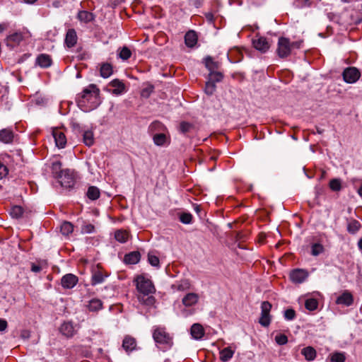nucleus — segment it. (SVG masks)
I'll use <instances>...</instances> for the list:
<instances>
[{
	"label": "nucleus",
	"mask_w": 362,
	"mask_h": 362,
	"mask_svg": "<svg viewBox=\"0 0 362 362\" xmlns=\"http://www.w3.org/2000/svg\"><path fill=\"white\" fill-rule=\"evenodd\" d=\"M301 354L308 361H313L316 357V351L311 346H307L302 349Z\"/></svg>",
	"instance_id": "7c9ffc66"
},
{
	"label": "nucleus",
	"mask_w": 362,
	"mask_h": 362,
	"mask_svg": "<svg viewBox=\"0 0 362 362\" xmlns=\"http://www.w3.org/2000/svg\"><path fill=\"white\" fill-rule=\"evenodd\" d=\"M8 174V169L6 166H5L1 161H0V179H2L4 177H5Z\"/></svg>",
	"instance_id": "6e6d98bb"
},
{
	"label": "nucleus",
	"mask_w": 362,
	"mask_h": 362,
	"mask_svg": "<svg viewBox=\"0 0 362 362\" xmlns=\"http://www.w3.org/2000/svg\"><path fill=\"white\" fill-rule=\"evenodd\" d=\"M361 228L360 223L356 220L351 221L347 226V230L351 234L356 233Z\"/></svg>",
	"instance_id": "f704fd0d"
},
{
	"label": "nucleus",
	"mask_w": 362,
	"mask_h": 362,
	"mask_svg": "<svg viewBox=\"0 0 362 362\" xmlns=\"http://www.w3.org/2000/svg\"><path fill=\"white\" fill-rule=\"evenodd\" d=\"M77 35L74 29H69L65 37V44L68 47H73L77 42Z\"/></svg>",
	"instance_id": "dca6fc26"
},
{
	"label": "nucleus",
	"mask_w": 362,
	"mask_h": 362,
	"mask_svg": "<svg viewBox=\"0 0 362 362\" xmlns=\"http://www.w3.org/2000/svg\"><path fill=\"white\" fill-rule=\"evenodd\" d=\"M197 35L194 30L188 31L185 35V42L188 47H193L197 42Z\"/></svg>",
	"instance_id": "b1692460"
},
{
	"label": "nucleus",
	"mask_w": 362,
	"mask_h": 362,
	"mask_svg": "<svg viewBox=\"0 0 362 362\" xmlns=\"http://www.w3.org/2000/svg\"><path fill=\"white\" fill-rule=\"evenodd\" d=\"M291 45V41L288 38L284 37H279L276 49L278 56L281 59L288 57L291 54L292 51Z\"/></svg>",
	"instance_id": "20e7f679"
},
{
	"label": "nucleus",
	"mask_w": 362,
	"mask_h": 362,
	"mask_svg": "<svg viewBox=\"0 0 362 362\" xmlns=\"http://www.w3.org/2000/svg\"><path fill=\"white\" fill-rule=\"evenodd\" d=\"M73 230L74 226L70 222L65 221L61 226L60 231L64 235H69Z\"/></svg>",
	"instance_id": "c9c22d12"
},
{
	"label": "nucleus",
	"mask_w": 362,
	"mask_h": 362,
	"mask_svg": "<svg viewBox=\"0 0 362 362\" xmlns=\"http://www.w3.org/2000/svg\"><path fill=\"white\" fill-rule=\"evenodd\" d=\"M7 322L6 320L0 319V332L4 331L7 327Z\"/></svg>",
	"instance_id": "bf43d9fd"
},
{
	"label": "nucleus",
	"mask_w": 362,
	"mask_h": 362,
	"mask_svg": "<svg viewBox=\"0 0 362 362\" xmlns=\"http://www.w3.org/2000/svg\"><path fill=\"white\" fill-rule=\"evenodd\" d=\"M95 227L92 224H86L83 226L82 230L86 233H91L94 231Z\"/></svg>",
	"instance_id": "4d7b16f0"
},
{
	"label": "nucleus",
	"mask_w": 362,
	"mask_h": 362,
	"mask_svg": "<svg viewBox=\"0 0 362 362\" xmlns=\"http://www.w3.org/2000/svg\"><path fill=\"white\" fill-rule=\"evenodd\" d=\"M52 59L47 54H41L36 59V64L42 68H48L52 65Z\"/></svg>",
	"instance_id": "a211bd4d"
},
{
	"label": "nucleus",
	"mask_w": 362,
	"mask_h": 362,
	"mask_svg": "<svg viewBox=\"0 0 362 362\" xmlns=\"http://www.w3.org/2000/svg\"><path fill=\"white\" fill-rule=\"evenodd\" d=\"M194 129V125L187 122H182L180 124L179 130L181 133L186 134Z\"/></svg>",
	"instance_id": "ea45409f"
},
{
	"label": "nucleus",
	"mask_w": 362,
	"mask_h": 362,
	"mask_svg": "<svg viewBox=\"0 0 362 362\" xmlns=\"http://www.w3.org/2000/svg\"><path fill=\"white\" fill-rule=\"evenodd\" d=\"M6 29V25L4 24H0V33H2Z\"/></svg>",
	"instance_id": "e2e57ef3"
},
{
	"label": "nucleus",
	"mask_w": 362,
	"mask_h": 362,
	"mask_svg": "<svg viewBox=\"0 0 362 362\" xmlns=\"http://www.w3.org/2000/svg\"><path fill=\"white\" fill-rule=\"evenodd\" d=\"M302 42L300 41H296V42H291V46L293 49H299L300 47Z\"/></svg>",
	"instance_id": "052dcab7"
},
{
	"label": "nucleus",
	"mask_w": 362,
	"mask_h": 362,
	"mask_svg": "<svg viewBox=\"0 0 362 362\" xmlns=\"http://www.w3.org/2000/svg\"><path fill=\"white\" fill-rule=\"evenodd\" d=\"M167 132H158L153 134V141L156 146H162L166 143L170 142V139L167 136Z\"/></svg>",
	"instance_id": "f3484780"
},
{
	"label": "nucleus",
	"mask_w": 362,
	"mask_h": 362,
	"mask_svg": "<svg viewBox=\"0 0 362 362\" xmlns=\"http://www.w3.org/2000/svg\"><path fill=\"white\" fill-rule=\"evenodd\" d=\"M52 134L57 146L61 148H64L66 144L64 134L59 129H55L53 131Z\"/></svg>",
	"instance_id": "4468645a"
},
{
	"label": "nucleus",
	"mask_w": 362,
	"mask_h": 362,
	"mask_svg": "<svg viewBox=\"0 0 362 362\" xmlns=\"http://www.w3.org/2000/svg\"><path fill=\"white\" fill-rule=\"evenodd\" d=\"M61 185L65 188H71L75 184L73 173L69 170H65L62 174L58 175Z\"/></svg>",
	"instance_id": "0eeeda50"
},
{
	"label": "nucleus",
	"mask_w": 362,
	"mask_h": 362,
	"mask_svg": "<svg viewBox=\"0 0 362 362\" xmlns=\"http://www.w3.org/2000/svg\"><path fill=\"white\" fill-rule=\"evenodd\" d=\"M115 238L120 243H125L129 238V234L126 230H118L115 233Z\"/></svg>",
	"instance_id": "72a5a7b5"
},
{
	"label": "nucleus",
	"mask_w": 362,
	"mask_h": 362,
	"mask_svg": "<svg viewBox=\"0 0 362 362\" xmlns=\"http://www.w3.org/2000/svg\"><path fill=\"white\" fill-rule=\"evenodd\" d=\"M308 276V273L305 270L301 269H293L290 273L291 280L296 284L303 283Z\"/></svg>",
	"instance_id": "6e6552de"
},
{
	"label": "nucleus",
	"mask_w": 362,
	"mask_h": 362,
	"mask_svg": "<svg viewBox=\"0 0 362 362\" xmlns=\"http://www.w3.org/2000/svg\"><path fill=\"white\" fill-rule=\"evenodd\" d=\"M223 78V74L221 72L216 71L210 72V74L209 75V81H212L213 83H214L216 82L221 81Z\"/></svg>",
	"instance_id": "49530a36"
},
{
	"label": "nucleus",
	"mask_w": 362,
	"mask_h": 362,
	"mask_svg": "<svg viewBox=\"0 0 362 362\" xmlns=\"http://www.w3.org/2000/svg\"><path fill=\"white\" fill-rule=\"evenodd\" d=\"M23 1L25 3L30 4H34L35 2L37 1V0H23Z\"/></svg>",
	"instance_id": "680f3d73"
},
{
	"label": "nucleus",
	"mask_w": 362,
	"mask_h": 362,
	"mask_svg": "<svg viewBox=\"0 0 362 362\" xmlns=\"http://www.w3.org/2000/svg\"><path fill=\"white\" fill-rule=\"evenodd\" d=\"M122 348L127 353H130L136 349V339L132 336L127 335L122 341Z\"/></svg>",
	"instance_id": "9b49d317"
},
{
	"label": "nucleus",
	"mask_w": 362,
	"mask_h": 362,
	"mask_svg": "<svg viewBox=\"0 0 362 362\" xmlns=\"http://www.w3.org/2000/svg\"><path fill=\"white\" fill-rule=\"evenodd\" d=\"M329 188L334 192H339L341 189V182L339 179L335 178L329 181Z\"/></svg>",
	"instance_id": "37998d69"
},
{
	"label": "nucleus",
	"mask_w": 362,
	"mask_h": 362,
	"mask_svg": "<svg viewBox=\"0 0 362 362\" xmlns=\"http://www.w3.org/2000/svg\"><path fill=\"white\" fill-rule=\"evenodd\" d=\"M83 142L86 146H90L94 142L93 134L91 131H86L83 133Z\"/></svg>",
	"instance_id": "79ce46f5"
},
{
	"label": "nucleus",
	"mask_w": 362,
	"mask_h": 362,
	"mask_svg": "<svg viewBox=\"0 0 362 362\" xmlns=\"http://www.w3.org/2000/svg\"><path fill=\"white\" fill-rule=\"evenodd\" d=\"M88 309L90 312H97L102 309L103 303L100 300L93 298L88 302Z\"/></svg>",
	"instance_id": "c85d7f7f"
},
{
	"label": "nucleus",
	"mask_w": 362,
	"mask_h": 362,
	"mask_svg": "<svg viewBox=\"0 0 362 362\" xmlns=\"http://www.w3.org/2000/svg\"><path fill=\"white\" fill-rule=\"evenodd\" d=\"M105 280V276L103 274L102 272L100 270L95 271L92 275L91 278V284L96 285L101 284Z\"/></svg>",
	"instance_id": "473e14b6"
},
{
	"label": "nucleus",
	"mask_w": 362,
	"mask_h": 362,
	"mask_svg": "<svg viewBox=\"0 0 362 362\" xmlns=\"http://www.w3.org/2000/svg\"><path fill=\"white\" fill-rule=\"evenodd\" d=\"M192 216L189 213H183L180 216V221L185 223V224H189L192 222Z\"/></svg>",
	"instance_id": "603ef678"
},
{
	"label": "nucleus",
	"mask_w": 362,
	"mask_h": 362,
	"mask_svg": "<svg viewBox=\"0 0 362 362\" xmlns=\"http://www.w3.org/2000/svg\"><path fill=\"white\" fill-rule=\"evenodd\" d=\"M345 356L342 353H334L330 358L332 362H344L345 361Z\"/></svg>",
	"instance_id": "3c124183"
},
{
	"label": "nucleus",
	"mask_w": 362,
	"mask_h": 362,
	"mask_svg": "<svg viewBox=\"0 0 362 362\" xmlns=\"http://www.w3.org/2000/svg\"><path fill=\"white\" fill-rule=\"evenodd\" d=\"M100 189L95 186H90L88 187V191L86 192V195L88 199L91 200H96L100 197Z\"/></svg>",
	"instance_id": "2f4dec72"
},
{
	"label": "nucleus",
	"mask_w": 362,
	"mask_h": 362,
	"mask_svg": "<svg viewBox=\"0 0 362 362\" xmlns=\"http://www.w3.org/2000/svg\"><path fill=\"white\" fill-rule=\"evenodd\" d=\"M141 255L138 251H134L125 255L124 261L126 264H135L140 260Z\"/></svg>",
	"instance_id": "393cba45"
},
{
	"label": "nucleus",
	"mask_w": 362,
	"mask_h": 362,
	"mask_svg": "<svg viewBox=\"0 0 362 362\" xmlns=\"http://www.w3.org/2000/svg\"><path fill=\"white\" fill-rule=\"evenodd\" d=\"M52 171L54 176L58 178V175L64 172V170H62V163L60 161L53 162L52 165Z\"/></svg>",
	"instance_id": "a19ab883"
},
{
	"label": "nucleus",
	"mask_w": 362,
	"mask_h": 362,
	"mask_svg": "<svg viewBox=\"0 0 362 362\" xmlns=\"http://www.w3.org/2000/svg\"><path fill=\"white\" fill-rule=\"evenodd\" d=\"M206 18L209 21H211L213 20V15L211 13H208L206 15Z\"/></svg>",
	"instance_id": "69168bd1"
},
{
	"label": "nucleus",
	"mask_w": 362,
	"mask_h": 362,
	"mask_svg": "<svg viewBox=\"0 0 362 362\" xmlns=\"http://www.w3.org/2000/svg\"><path fill=\"white\" fill-rule=\"evenodd\" d=\"M100 89L95 84H90L78 95L76 102L81 108L87 111L95 108L98 104Z\"/></svg>",
	"instance_id": "f257e3e1"
},
{
	"label": "nucleus",
	"mask_w": 362,
	"mask_h": 362,
	"mask_svg": "<svg viewBox=\"0 0 362 362\" xmlns=\"http://www.w3.org/2000/svg\"><path fill=\"white\" fill-rule=\"evenodd\" d=\"M205 66L210 72L214 71L218 68V62H214L211 57L205 58Z\"/></svg>",
	"instance_id": "4c0bfd02"
},
{
	"label": "nucleus",
	"mask_w": 362,
	"mask_h": 362,
	"mask_svg": "<svg viewBox=\"0 0 362 362\" xmlns=\"http://www.w3.org/2000/svg\"><path fill=\"white\" fill-rule=\"evenodd\" d=\"M118 56L122 60H127L132 56V52L127 47H123L118 53Z\"/></svg>",
	"instance_id": "c03bdc74"
},
{
	"label": "nucleus",
	"mask_w": 362,
	"mask_h": 362,
	"mask_svg": "<svg viewBox=\"0 0 362 362\" xmlns=\"http://www.w3.org/2000/svg\"><path fill=\"white\" fill-rule=\"evenodd\" d=\"M153 338L158 346L168 349L172 346L173 337L165 327H156L153 331Z\"/></svg>",
	"instance_id": "f03ea898"
},
{
	"label": "nucleus",
	"mask_w": 362,
	"mask_h": 362,
	"mask_svg": "<svg viewBox=\"0 0 362 362\" xmlns=\"http://www.w3.org/2000/svg\"><path fill=\"white\" fill-rule=\"evenodd\" d=\"M173 288L179 291H185L190 289L191 283L188 279H182L172 286Z\"/></svg>",
	"instance_id": "bb28decb"
},
{
	"label": "nucleus",
	"mask_w": 362,
	"mask_h": 362,
	"mask_svg": "<svg viewBox=\"0 0 362 362\" xmlns=\"http://www.w3.org/2000/svg\"><path fill=\"white\" fill-rule=\"evenodd\" d=\"M148 132L151 134H156L158 132H168V130L162 122L154 121L148 127Z\"/></svg>",
	"instance_id": "412c9836"
},
{
	"label": "nucleus",
	"mask_w": 362,
	"mask_h": 362,
	"mask_svg": "<svg viewBox=\"0 0 362 362\" xmlns=\"http://www.w3.org/2000/svg\"><path fill=\"white\" fill-rule=\"evenodd\" d=\"M317 305H318V302L315 298H308L305 300V308L310 311L316 310L317 308Z\"/></svg>",
	"instance_id": "a18cd8bd"
},
{
	"label": "nucleus",
	"mask_w": 362,
	"mask_h": 362,
	"mask_svg": "<svg viewBox=\"0 0 362 362\" xmlns=\"http://www.w3.org/2000/svg\"><path fill=\"white\" fill-rule=\"evenodd\" d=\"M216 84L212 81H209L206 83L204 91L209 95H211L216 90Z\"/></svg>",
	"instance_id": "de8ad7c7"
},
{
	"label": "nucleus",
	"mask_w": 362,
	"mask_h": 362,
	"mask_svg": "<svg viewBox=\"0 0 362 362\" xmlns=\"http://www.w3.org/2000/svg\"><path fill=\"white\" fill-rule=\"evenodd\" d=\"M77 18L80 21L87 23L94 20V15L87 11H81L78 13Z\"/></svg>",
	"instance_id": "cd10ccee"
},
{
	"label": "nucleus",
	"mask_w": 362,
	"mask_h": 362,
	"mask_svg": "<svg viewBox=\"0 0 362 362\" xmlns=\"http://www.w3.org/2000/svg\"><path fill=\"white\" fill-rule=\"evenodd\" d=\"M100 76L103 78H108L110 77L112 73H113V68L112 64L109 63H103L101 64L100 69Z\"/></svg>",
	"instance_id": "a878e982"
},
{
	"label": "nucleus",
	"mask_w": 362,
	"mask_h": 362,
	"mask_svg": "<svg viewBox=\"0 0 362 362\" xmlns=\"http://www.w3.org/2000/svg\"><path fill=\"white\" fill-rule=\"evenodd\" d=\"M353 301L352 295L350 293L344 292L337 298L336 303L339 305L349 306L353 303Z\"/></svg>",
	"instance_id": "4be33fe9"
},
{
	"label": "nucleus",
	"mask_w": 362,
	"mask_h": 362,
	"mask_svg": "<svg viewBox=\"0 0 362 362\" xmlns=\"http://www.w3.org/2000/svg\"><path fill=\"white\" fill-rule=\"evenodd\" d=\"M78 282V277L72 274L64 275L61 279V284L64 288H72Z\"/></svg>",
	"instance_id": "9d476101"
},
{
	"label": "nucleus",
	"mask_w": 362,
	"mask_h": 362,
	"mask_svg": "<svg viewBox=\"0 0 362 362\" xmlns=\"http://www.w3.org/2000/svg\"><path fill=\"white\" fill-rule=\"evenodd\" d=\"M275 341L279 345H284L288 342V338L285 334H278L275 337Z\"/></svg>",
	"instance_id": "864d4df0"
},
{
	"label": "nucleus",
	"mask_w": 362,
	"mask_h": 362,
	"mask_svg": "<svg viewBox=\"0 0 362 362\" xmlns=\"http://www.w3.org/2000/svg\"><path fill=\"white\" fill-rule=\"evenodd\" d=\"M204 329L199 323H194L190 329V334L193 339L196 340L201 339L204 335Z\"/></svg>",
	"instance_id": "f8f14e48"
},
{
	"label": "nucleus",
	"mask_w": 362,
	"mask_h": 362,
	"mask_svg": "<svg viewBox=\"0 0 362 362\" xmlns=\"http://www.w3.org/2000/svg\"><path fill=\"white\" fill-rule=\"evenodd\" d=\"M233 354L234 351L230 347H226L220 351V359L223 362L228 361Z\"/></svg>",
	"instance_id": "c756f323"
},
{
	"label": "nucleus",
	"mask_w": 362,
	"mask_h": 362,
	"mask_svg": "<svg viewBox=\"0 0 362 362\" xmlns=\"http://www.w3.org/2000/svg\"><path fill=\"white\" fill-rule=\"evenodd\" d=\"M59 5H60V1H55L53 2V6L54 7H59Z\"/></svg>",
	"instance_id": "338daca9"
},
{
	"label": "nucleus",
	"mask_w": 362,
	"mask_h": 362,
	"mask_svg": "<svg viewBox=\"0 0 362 362\" xmlns=\"http://www.w3.org/2000/svg\"><path fill=\"white\" fill-rule=\"evenodd\" d=\"M13 139V132L10 129H3L0 131V141L4 144H10Z\"/></svg>",
	"instance_id": "5701e85b"
},
{
	"label": "nucleus",
	"mask_w": 362,
	"mask_h": 362,
	"mask_svg": "<svg viewBox=\"0 0 362 362\" xmlns=\"http://www.w3.org/2000/svg\"><path fill=\"white\" fill-rule=\"evenodd\" d=\"M135 282L136 289L144 295H148L155 291V287L151 281L143 275L138 276Z\"/></svg>",
	"instance_id": "7ed1b4c3"
},
{
	"label": "nucleus",
	"mask_w": 362,
	"mask_h": 362,
	"mask_svg": "<svg viewBox=\"0 0 362 362\" xmlns=\"http://www.w3.org/2000/svg\"><path fill=\"white\" fill-rule=\"evenodd\" d=\"M23 39V37L21 33H14L6 37V44L8 46L14 47L19 45Z\"/></svg>",
	"instance_id": "6ab92c4d"
},
{
	"label": "nucleus",
	"mask_w": 362,
	"mask_h": 362,
	"mask_svg": "<svg viewBox=\"0 0 362 362\" xmlns=\"http://www.w3.org/2000/svg\"><path fill=\"white\" fill-rule=\"evenodd\" d=\"M344 81L347 83H354L361 77L360 71L354 66L346 68L342 72Z\"/></svg>",
	"instance_id": "39448f33"
},
{
	"label": "nucleus",
	"mask_w": 362,
	"mask_h": 362,
	"mask_svg": "<svg viewBox=\"0 0 362 362\" xmlns=\"http://www.w3.org/2000/svg\"><path fill=\"white\" fill-rule=\"evenodd\" d=\"M199 298V296L197 293H188L183 297L182 303L185 307H191L198 303Z\"/></svg>",
	"instance_id": "ddd939ff"
},
{
	"label": "nucleus",
	"mask_w": 362,
	"mask_h": 362,
	"mask_svg": "<svg viewBox=\"0 0 362 362\" xmlns=\"http://www.w3.org/2000/svg\"><path fill=\"white\" fill-rule=\"evenodd\" d=\"M252 44L254 47L261 52H266L270 47V45L267 40L264 37H257L253 39Z\"/></svg>",
	"instance_id": "1a4fd4ad"
},
{
	"label": "nucleus",
	"mask_w": 362,
	"mask_h": 362,
	"mask_svg": "<svg viewBox=\"0 0 362 362\" xmlns=\"http://www.w3.org/2000/svg\"><path fill=\"white\" fill-rule=\"evenodd\" d=\"M324 251L323 246L320 243H314L311 247V254L317 256Z\"/></svg>",
	"instance_id": "09e8293b"
},
{
	"label": "nucleus",
	"mask_w": 362,
	"mask_h": 362,
	"mask_svg": "<svg viewBox=\"0 0 362 362\" xmlns=\"http://www.w3.org/2000/svg\"><path fill=\"white\" fill-rule=\"evenodd\" d=\"M358 246L361 250H362V238H361L358 242Z\"/></svg>",
	"instance_id": "0e129e2a"
},
{
	"label": "nucleus",
	"mask_w": 362,
	"mask_h": 362,
	"mask_svg": "<svg viewBox=\"0 0 362 362\" xmlns=\"http://www.w3.org/2000/svg\"><path fill=\"white\" fill-rule=\"evenodd\" d=\"M110 86L113 88L112 93L119 95L124 92L125 85L119 79H114L110 83Z\"/></svg>",
	"instance_id": "aec40b11"
},
{
	"label": "nucleus",
	"mask_w": 362,
	"mask_h": 362,
	"mask_svg": "<svg viewBox=\"0 0 362 362\" xmlns=\"http://www.w3.org/2000/svg\"><path fill=\"white\" fill-rule=\"evenodd\" d=\"M60 332L66 337H72L75 334V329L70 322H64L59 329Z\"/></svg>",
	"instance_id": "2eb2a0df"
},
{
	"label": "nucleus",
	"mask_w": 362,
	"mask_h": 362,
	"mask_svg": "<svg viewBox=\"0 0 362 362\" xmlns=\"http://www.w3.org/2000/svg\"><path fill=\"white\" fill-rule=\"evenodd\" d=\"M148 261L149 264L153 267H159L160 260L159 258L153 255V253L149 252L148 254Z\"/></svg>",
	"instance_id": "8fccbe9b"
},
{
	"label": "nucleus",
	"mask_w": 362,
	"mask_h": 362,
	"mask_svg": "<svg viewBox=\"0 0 362 362\" xmlns=\"http://www.w3.org/2000/svg\"><path fill=\"white\" fill-rule=\"evenodd\" d=\"M284 317L287 320H292L296 317V312L293 309H287L284 312Z\"/></svg>",
	"instance_id": "5fc2aeb1"
},
{
	"label": "nucleus",
	"mask_w": 362,
	"mask_h": 362,
	"mask_svg": "<svg viewBox=\"0 0 362 362\" xmlns=\"http://www.w3.org/2000/svg\"><path fill=\"white\" fill-rule=\"evenodd\" d=\"M272 308V304L268 301L262 302L261 305V317L259 318V322L263 327H268L271 322L270 318V310Z\"/></svg>",
	"instance_id": "423d86ee"
},
{
	"label": "nucleus",
	"mask_w": 362,
	"mask_h": 362,
	"mask_svg": "<svg viewBox=\"0 0 362 362\" xmlns=\"http://www.w3.org/2000/svg\"><path fill=\"white\" fill-rule=\"evenodd\" d=\"M228 57L232 62H238L241 60L243 55L238 49L232 50L228 54Z\"/></svg>",
	"instance_id": "58836bf2"
},
{
	"label": "nucleus",
	"mask_w": 362,
	"mask_h": 362,
	"mask_svg": "<svg viewBox=\"0 0 362 362\" xmlns=\"http://www.w3.org/2000/svg\"><path fill=\"white\" fill-rule=\"evenodd\" d=\"M23 214V209L20 206H14L11 209L10 215L13 218H20Z\"/></svg>",
	"instance_id": "e433bc0d"
},
{
	"label": "nucleus",
	"mask_w": 362,
	"mask_h": 362,
	"mask_svg": "<svg viewBox=\"0 0 362 362\" xmlns=\"http://www.w3.org/2000/svg\"><path fill=\"white\" fill-rule=\"evenodd\" d=\"M41 270H42V267L40 265L32 263V264H31V271L32 272H33L35 273H38Z\"/></svg>",
	"instance_id": "13d9d810"
},
{
	"label": "nucleus",
	"mask_w": 362,
	"mask_h": 362,
	"mask_svg": "<svg viewBox=\"0 0 362 362\" xmlns=\"http://www.w3.org/2000/svg\"><path fill=\"white\" fill-rule=\"evenodd\" d=\"M317 132L320 134H322L324 132V129H320L319 127H316Z\"/></svg>",
	"instance_id": "774afa93"
}]
</instances>
